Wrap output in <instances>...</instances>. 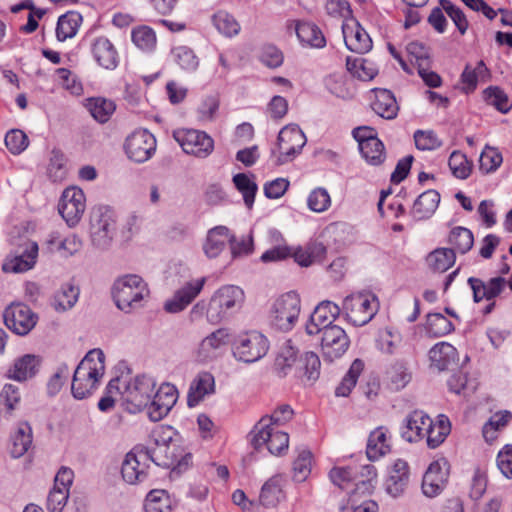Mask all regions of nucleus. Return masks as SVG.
I'll use <instances>...</instances> for the list:
<instances>
[{
  "mask_svg": "<svg viewBox=\"0 0 512 512\" xmlns=\"http://www.w3.org/2000/svg\"><path fill=\"white\" fill-rule=\"evenodd\" d=\"M178 399V392L174 385L169 383L162 384L157 391L153 392L150 405L148 406V416L154 421L163 419L173 408Z\"/></svg>",
  "mask_w": 512,
  "mask_h": 512,
  "instance_id": "nucleus-17",
  "label": "nucleus"
},
{
  "mask_svg": "<svg viewBox=\"0 0 512 512\" xmlns=\"http://www.w3.org/2000/svg\"><path fill=\"white\" fill-rule=\"evenodd\" d=\"M205 281L206 279L203 277L187 282L183 287L175 292L171 299L166 301L164 305L165 310L169 313H178L184 310L201 292Z\"/></svg>",
  "mask_w": 512,
  "mask_h": 512,
  "instance_id": "nucleus-23",
  "label": "nucleus"
},
{
  "mask_svg": "<svg viewBox=\"0 0 512 512\" xmlns=\"http://www.w3.org/2000/svg\"><path fill=\"white\" fill-rule=\"evenodd\" d=\"M512 419V413L508 410L494 413L484 424L482 433L487 442H492L497 438V432L508 425Z\"/></svg>",
  "mask_w": 512,
  "mask_h": 512,
  "instance_id": "nucleus-47",
  "label": "nucleus"
},
{
  "mask_svg": "<svg viewBox=\"0 0 512 512\" xmlns=\"http://www.w3.org/2000/svg\"><path fill=\"white\" fill-rule=\"evenodd\" d=\"M284 498L280 479L272 477L262 486L259 503L264 507H275Z\"/></svg>",
  "mask_w": 512,
  "mask_h": 512,
  "instance_id": "nucleus-45",
  "label": "nucleus"
},
{
  "mask_svg": "<svg viewBox=\"0 0 512 512\" xmlns=\"http://www.w3.org/2000/svg\"><path fill=\"white\" fill-rule=\"evenodd\" d=\"M448 165L452 174L459 179H466L471 173V165L466 156L461 152H452Z\"/></svg>",
  "mask_w": 512,
  "mask_h": 512,
  "instance_id": "nucleus-63",
  "label": "nucleus"
},
{
  "mask_svg": "<svg viewBox=\"0 0 512 512\" xmlns=\"http://www.w3.org/2000/svg\"><path fill=\"white\" fill-rule=\"evenodd\" d=\"M113 299L116 306L125 313H130L142 305L148 296L146 283L138 275H125L118 278L113 285Z\"/></svg>",
  "mask_w": 512,
  "mask_h": 512,
  "instance_id": "nucleus-2",
  "label": "nucleus"
},
{
  "mask_svg": "<svg viewBox=\"0 0 512 512\" xmlns=\"http://www.w3.org/2000/svg\"><path fill=\"white\" fill-rule=\"evenodd\" d=\"M325 85L327 89L335 96L342 99L352 98L354 90L345 76L334 74L326 78Z\"/></svg>",
  "mask_w": 512,
  "mask_h": 512,
  "instance_id": "nucleus-56",
  "label": "nucleus"
},
{
  "mask_svg": "<svg viewBox=\"0 0 512 512\" xmlns=\"http://www.w3.org/2000/svg\"><path fill=\"white\" fill-rule=\"evenodd\" d=\"M233 183L237 190L242 194L245 205L251 209L255 195L258 190L257 184L246 174L239 173L233 177Z\"/></svg>",
  "mask_w": 512,
  "mask_h": 512,
  "instance_id": "nucleus-55",
  "label": "nucleus"
},
{
  "mask_svg": "<svg viewBox=\"0 0 512 512\" xmlns=\"http://www.w3.org/2000/svg\"><path fill=\"white\" fill-rule=\"evenodd\" d=\"M340 311L339 306L331 301L320 302L311 314L310 321L306 324L307 334L316 335L330 326H336L333 322L340 315Z\"/></svg>",
  "mask_w": 512,
  "mask_h": 512,
  "instance_id": "nucleus-18",
  "label": "nucleus"
},
{
  "mask_svg": "<svg viewBox=\"0 0 512 512\" xmlns=\"http://www.w3.org/2000/svg\"><path fill=\"white\" fill-rule=\"evenodd\" d=\"M429 359L433 366L442 371L456 362L457 350L448 342H439L430 349Z\"/></svg>",
  "mask_w": 512,
  "mask_h": 512,
  "instance_id": "nucleus-34",
  "label": "nucleus"
},
{
  "mask_svg": "<svg viewBox=\"0 0 512 512\" xmlns=\"http://www.w3.org/2000/svg\"><path fill=\"white\" fill-rule=\"evenodd\" d=\"M346 66L354 77L362 81L372 80L378 73L375 64L363 57H347Z\"/></svg>",
  "mask_w": 512,
  "mask_h": 512,
  "instance_id": "nucleus-41",
  "label": "nucleus"
},
{
  "mask_svg": "<svg viewBox=\"0 0 512 512\" xmlns=\"http://www.w3.org/2000/svg\"><path fill=\"white\" fill-rule=\"evenodd\" d=\"M446 466L445 461H434L429 465L422 480V492L425 496L433 498L443 491L449 475Z\"/></svg>",
  "mask_w": 512,
  "mask_h": 512,
  "instance_id": "nucleus-20",
  "label": "nucleus"
},
{
  "mask_svg": "<svg viewBox=\"0 0 512 512\" xmlns=\"http://www.w3.org/2000/svg\"><path fill=\"white\" fill-rule=\"evenodd\" d=\"M301 301L295 292H288L278 297L270 309V323L281 331L291 330L300 314Z\"/></svg>",
  "mask_w": 512,
  "mask_h": 512,
  "instance_id": "nucleus-4",
  "label": "nucleus"
},
{
  "mask_svg": "<svg viewBox=\"0 0 512 512\" xmlns=\"http://www.w3.org/2000/svg\"><path fill=\"white\" fill-rule=\"evenodd\" d=\"M79 293L80 291L77 286L65 283L54 294L51 305L56 312H66L75 306Z\"/></svg>",
  "mask_w": 512,
  "mask_h": 512,
  "instance_id": "nucleus-37",
  "label": "nucleus"
},
{
  "mask_svg": "<svg viewBox=\"0 0 512 512\" xmlns=\"http://www.w3.org/2000/svg\"><path fill=\"white\" fill-rule=\"evenodd\" d=\"M86 107L92 117L100 123L107 122L116 109V105L112 100L102 97L88 99Z\"/></svg>",
  "mask_w": 512,
  "mask_h": 512,
  "instance_id": "nucleus-46",
  "label": "nucleus"
},
{
  "mask_svg": "<svg viewBox=\"0 0 512 512\" xmlns=\"http://www.w3.org/2000/svg\"><path fill=\"white\" fill-rule=\"evenodd\" d=\"M456 261V255L453 249L436 248L430 252L426 258L428 267L435 271L443 273L451 268Z\"/></svg>",
  "mask_w": 512,
  "mask_h": 512,
  "instance_id": "nucleus-40",
  "label": "nucleus"
},
{
  "mask_svg": "<svg viewBox=\"0 0 512 512\" xmlns=\"http://www.w3.org/2000/svg\"><path fill=\"white\" fill-rule=\"evenodd\" d=\"M448 243L455 253L466 254L473 247V233L465 227H454L449 233Z\"/></svg>",
  "mask_w": 512,
  "mask_h": 512,
  "instance_id": "nucleus-43",
  "label": "nucleus"
},
{
  "mask_svg": "<svg viewBox=\"0 0 512 512\" xmlns=\"http://www.w3.org/2000/svg\"><path fill=\"white\" fill-rule=\"evenodd\" d=\"M362 157L370 165L378 166L386 158L383 143L378 138H370L361 143L359 147Z\"/></svg>",
  "mask_w": 512,
  "mask_h": 512,
  "instance_id": "nucleus-44",
  "label": "nucleus"
},
{
  "mask_svg": "<svg viewBox=\"0 0 512 512\" xmlns=\"http://www.w3.org/2000/svg\"><path fill=\"white\" fill-rule=\"evenodd\" d=\"M408 480L409 468L407 462L401 459L396 460L385 483L387 493L394 498L399 497L404 493Z\"/></svg>",
  "mask_w": 512,
  "mask_h": 512,
  "instance_id": "nucleus-28",
  "label": "nucleus"
},
{
  "mask_svg": "<svg viewBox=\"0 0 512 512\" xmlns=\"http://www.w3.org/2000/svg\"><path fill=\"white\" fill-rule=\"evenodd\" d=\"M115 219L107 207L94 208L90 215V235L94 246L107 248L114 236Z\"/></svg>",
  "mask_w": 512,
  "mask_h": 512,
  "instance_id": "nucleus-9",
  "label": "nucleus"
},
{
  "mask_svg": "<svg viewBox=\"0 0 512 512\" xmlns=\"http://www.w3.org/2000/svg\"><path fill=\"white\" fill-rule=\"evenodd\" d=\"M174 139L187 154L205 158L214 148L213 139L205 132L194 129H179L173 133Z\"/></svg>",
  "mask_w": 512,
  "mask_h": 512,
  "instance_id": "nucleus-11",
  "label": "nucleus"
},
{
  "mask_svg": "<svg viewBox=\"0 0 512 512\" xmlns=\"http://www.w3.org/2000/svg\"><path fill=\"white\" fill-rule=\"evenodd\" d=\"M326 247L319 242H312L304 247H298L291 250L290 256H293L296 263L300 266L308 267L314 263L324 260Z\"/></svg>",
  "mask_w": 512,
  "mask_h": 512,
  "instance_id": "nucleus-32",
  "label": "nucleus"
},
{
  "mask_svg": "<svg viewBox=\"0 0 512 512\" xmlns=\"http://www.w3.org/2000/svg\"><path fill=\"white\" fill-rule=\"evenodd\" d=\"M267 338L256 331L240 335L234 345V355L239 360L252 363L264 357L268 351Z\"/></svg>",
  "mask_w": 512,
  "mask_h": 512,
  "instance_id": "nucleus-10",
  "label": "nucleus"
},
{
  "mask_svg": "<svg viewBox=\"0 0 512 512\" xmlns=\"http://www.w3.org/2000/svg\"><path fill=\"white\" fill-rule=\"evenodd\" d=\"M426 332L431 337H442L454 330L452 322L440 313H430L427 315Z\"/></svg>",
  "mask_w": 512,
  "mask_h": 512,
  "instance_id": "nucleus-51",
  "label": "nucleus"
},
{
  "mask_svg": "<svg viewBox=\"0 0 512 512\" xmlns=\"http://www.w3.org/2000/svg\"><path fill=\"white\" fill-rule=\"evenodd\" d=\"M231 334L227 328H219L205 337L195 351V358L198 362L205 363L215 359L220 350L228 345Z\"/></svg>",
  "mask_w": 512,
  "mask_h": 512,
  "instance_id": "nucleus-19",
  "label": "nucleus"
},
{
  "mask_svg": "<svg viewBox=\"0 0 512 512\" xmlns=\"http://www.w3.org/2000/svg\"><path fill=\"white\" fill-rule=\"evenodd\" d=\"M249 436L250 443L256 450L265 446L273 455H282L289 446V435L276 428L264 427L261 430L260 427L255 425Z\"/></svg>",
  "mask_w": 512,
  "mask_h": 512,
  "instance_id": "nucleus-13",
  "label": "nucleus"
},
{
  "mask_svg": "<svg viewBox=\"0 0 512 512\" xmlns=\"http://www.w3.org/2000/svg\"><path fill=\"white\" fill-rule=\"evenodd\" d=\"M364 369V363L360 359H355L346 375L343 377L340 385L336 388V395L346 397L350 394L352 388L356 385L358 377Z\"/></svg>",
  "mask_w": 512,
  "mask_h": 512,
  "instance_id": "nucleus-53",
  "label": "nucleus"
},
{
  "mask_svg": "<svg viewBox=\"0 0 512 512\" xmlns=\"http://www.w3.org/2000/svg\"><path fill=\"white\" fill-rule=\"evenodd\" d=\"M342 33L346 47L352 52L364 54L371 50L372 40L357 21L344 22Z\"/></svg>",
  "mask_w": 512,
  "mask_h": 512,
  "instance_id": "nucleus-22",
  "label": "nucleus"
},
{
  "mask_svg": "<svg viewBox=\"0 0 512 512\" xmlns=\"http://www.w3.org/2000/svg\"><path fill=\"white\" fill-rule=\"evenodd\" d=\"M124 149L130 160L144 163L155 153L156 139L146 129L135 130L126 138Z\"/></svg>",
  "mask_w": 512,
  "mask_h": 512,
  "instance_id": "nucleus-12",
  "label": "nucleus"
},
{
  "mask_svg": "<svg viewBox=\"0 0 512 512\" xmlns=\"http://www.w3.org/2000/svg\"><path fill=\"white\" fill-rule=\"evenodd\" d=\"M450 431V422L444 415L439 416L438 421L435 423L431 420L430 428L425 435L427 438V445L432 449L438 447L444 442Z\"/></svg>",
  "mask_w": 512,
  "mask_h": 512,
  "instance_id": "nucleus-48",
  "label": "nucleus"
},
{
  "mask_svg": "<svg viewBox=\"0 0 512 512\" xmlns=\"http://www.w3.org/2000/svg\"><path fill=\"white\" fill-rule=\"evenodd\" d=\"M86 209L84 192L78 187L66 188L60 198L58 211L70 227L76 226Z\"/></svg>",
  "mask_w": 512,
  "mask_h": 512,
  "instance_id": "nucleus-14",
  "label": "nucleus"
},
{
  "mask_svg": "<svg viewBox=\"0 0 512 512\" xmlns=\"http://www.w3.org/2000/svg\"><path fill=\"white\" fill-rule=\"evenodd\" d=\"M156 382L148 375H139L130 380L122 392L126 409L130 413H137L150 405Z\"/></svg>",
  "mask_w": 512,
  "mask_h": 512,
  "instance_id": "nucleus-5",
  "label": "nucleus"
},
{
  "mask_svg": "<svg viewBox=\"0 0 512 512\" xmlns=\"http://www.w3.org/2000/svg\"><path fill=\"white\" fill-rule=\"evenodd\" d=\"M82 22V16L78 12H67L59 17L56 27V36L59 41H65L76 35Z\"/></svg>",
  "mask_w": 512,
  "mask_h": 512,
  "instance_id": "nucleus-42",
  "label": "nucleus"
},
{
  "mask_svg": "<svg viewBox=\"0 0 512 512\" xmlns=\"http://www.w3.org/2000/svg\"><path fill=\"white\" fill-rule=\"evenodd\" d=\"M32 428L27 422L18 424L16 430L11 435V455L14 458L23 456L32 445Z\"/></svg>",
  "mask_w": 512,
  "mask_h": 512,
  "instance_id": "nucleus-39",
  "label": "nucleus"
},
{
  "mask_svg": "<svg viewBox=\"0 0 512 512\" xmlns=\"http://www.w3.org/2000/svg\"><path fill=\"white\" fill-rule=\"evenodd\" d=\"M67 161L59 150H53L48 165V175L54 182H60L67 176Z\"/></svg>",
  "mask_w": 512,
  "mask_h": 512,
  "instance_id": "nucleus-58",
  "label": "nucleus"
},
{
  "mask_svg": "<svg viewBox=\"0 0 512 512\" xmlns=\"http://www.w3.org/2000/svg\"><path fill=\"white\" fill-rule=\"evenodd\" d=\"M306 144V136L297 125H287L278 134L277 148L272 154H277L276 165L292 161Z\"/></svg>",
  "mask_w": 512,
  "mask_h": 512,
  "instance_id": "nucleus-8",
  "label": "nucleus"
},
{
  "mask_svg": "<svg viewBox=\"0 0 512 512\" xmlns=\"http://www.w3.org/2000/svg\"><path fill=\"white\" fill-rule=\"evenodd\" d=\"M4 323L17 335H27L36 325L38 317L23 303H12L3 313Z\"/></svg>",
  "mask_w": 512,
  "mask_h": 512,
  "instance_id": "nucleus-15",
  "label": "nucleus"
},
{
  "mask_svg": "<svg viewBox=\"0 0 512 512\" xmlns=\"http://www.w3.org/2000/svg\"><path fill=\"white\" fill-rule=\"evenodd\" d=\"M312 453L307 449L298 451L297 458L293 463V478L297 482L306 480L311 472Z\"/></svg>",
  "mask_w": 512,
  "mask_h": 512,
  "instance_id": "nucleus-59",
  "label": "nucleus"
},
{
  "mask_svg": "<svg viewBox=\"0 0 512 512\" xmlns=\"http://www.w3.org/2000/svg\"><path fill=\"white\" fill-rule=\"evenodd\" d=\"M390 451V443L387 437V429L377 427L369 435L366 453L370 460H377Z\"/></svg>",
  "mask_w": 512,
  "mask_h": 512,
  "instance_id": "nucleus-36",
  "label": "nucleus"
},
{
  "mask_svg": "<svg viewBox=\"0 0 512 512\" xmlns=\"http://www.w3.org/2000/svg\"><path fill=\"white\" fill-rule=\"evenodd\" d=\"M297 360V350L287 341L279 350L275 359V368L281 376H286Z\"/></svg>",
  "mask_w": 512,
  "mask_h": 512,
  "instance_id": "nucleus-52",
  "label": "nucleus"
},
{
  "mask_svg": "<svg viewBox=\"0 0 512 512\" xmlns=\"http://www.w3.org/2000/svg\"><path fill=\"white\" fill-rule=\"evenodd\" d=\"M231 241V233L225 226H217L210 229L203 244V250L208 258H216Z\"/></svg>",
  "mask_w": 512,
  "mask_h": 512,
  "instance_id": "nucleus-29",
  "label": "nucleus"
},
{
  "mask_svg": "<svg viewBox=\"0 0 512 512\" xmlns=\"http://www.w3.org/2000/svg\"><path fill=\"white\" fill-rule=\"evenodd\" d=\"M133 43L143 51H152L156 46L155 32L148 26H139L132 30Z\"/></svg>",
  "mask_w": 512,
  "mask_h": 512,
  "instance_id": "nucleus-57",
  "label": "nucleus"
},
{
  "mask_svg": "<svg viewBox=\"0 0 512 512\" xmlns=\"http://www.w3.org/2000/svg\"><path fill=\"white\" fill-rule=\"evenodd\" d=\"M243 301L244 293L238 286L226 285L221 287L209 302L207 308L208 321L213 324L219 323L229 311L239 308Z\"/></svg>",
  "mask_w": 512,
  "mask_h": 512,
  "instance_id": "nucleus-6",
  "label": "nucleus"
},
{
  "mask_svg": "<svg viewBox=\"0 0 512 512\" xmlns=\"http://www.w3.org/2000/svg\"><path fill=\"white\" fill-rule=\"evenodd\" d=\"M502 161V155L496 148L486 146L480 155V169L486 173L495 171Z\"/></svg>",
  "mask_w": 512,
  "mask_h": 512,
  "instance_id": "nucleus-64",
  "label": "nucleus"
},
{
  "mask_svg": "<svg viewBox=\"0 0 512 512\" xmlns=\"http://www.w3.org/2000/svg\"><path fill=\"white\" fill-rule=\"evenodd\" d=\"M321 352L325 360L334 361L342 357L350 346L346 331L339 325L330 326L319 333Z\"/></svg>",
  "mask_w": 512,
  "mask_h": 512,
  "instance_id": "nucleus-16",
  "label": "nucleus"
},
{
  "mask_svg": "<svg viewBox=\"0 0 512 512\" xmlns=\"http://www.w3.org/2000/svg\"><path fill=\"white\" fill-rule=\"evenodd\" d=\"M431 425V418L421 410H415L407 415L401 427V437L410 443L422 440Z\"/></svg>",
  "mask_w": 512,
  "mask_h": 512,
  "instance_id": "nucleus-21",
  "label": "nucleus"
},
{
  "mask_svg": "<svg viewBox=\"0 0 512 512\" xmlns=\"http://www.w3.org/2000/svg\"><path fill=\"white\" fill-rule=\"evenodd\" d=\"M213 25L219 33L226 37L236 36L240 32V24L229 13L218 11L212 17Z\"/></svg>",
  "mask_w": 512,
  "mask_h": 512,
  "instance_id": "nucleus-54",
  "label": "nucleus"
},
{
  "mask_svg": "<svg viewBox=\"0 0 512 512\" xmlns=\"http://www.w3.org/2000/svg\"><path fill=\"white\" fill-rule=\"evenodd\" d=\"M307 205L313 212L322 213L331 206V197L326 189L319 187L309 194Z\"/></svg>",
  "mask_w": 512,
  "mask_h": 512,
  "instance_id": "nucleus-62",
  "label": "nucleus"
},
{
  "mask_svg": "<svg viewBox=\"0 0 512 512\" xmlns=\"http://www.w3.org/2000/svg\"><path fill=\"white\" fill-rule=\"evenodd\" d=\"M38 256V245L29 242L19 255L7 257L2 265L5 273H23L32 269Z\"/></svg>",
  "mask_w": 512,
  "mask_h": 512,
  "instance_id": "nucleus-27",
  "label": "nucleus"
},
{
  "mask_svg": "<svg viewBox=\"0 0 512 512\" xmlns=\"http://www.w3.org/2000/svg\"><path fill=\"white\" fill-rule=\"evenodd\" d=\"M294 415V411L288 404H282L277 407L271 415L263 416L255 425L260 427L261 430L264 427L276 428L289 422Z\"/></svg>",
  "mask_w": 512,
  "mask_h": 512,
  "instance_id": "nucleus-49",
  "label": "nucleus"
},
{
  "mask_svg": "<svg viewBox=\"0 0 512 512\" xmlns=\"http://www.w3.org/2000/svg\"><path fill=\"white\" fill-rule=\"evenodd\" d=\"M174 435V430L170 426H159L151 433V439L154 446L142 448V456L152 461L157 466L169 468L175 459L171 453L170 443Z\"/></svg>",
  "mask_w": 512,
  "mask_h": 512,
  "instance_id": "nucleus-7",
  "label": "nucleus"
},
{
  "mask_svg": "<svg viewBox=\"0 0 512 512\" xmlns=\"http://www.w3.org/2000/svg\"><path fill=\"white\" fill-rule=\"evenodd\" d=\"M92 52L98 64L105 69H114L117 66V52L107 38L96 39Z\"/></svg>",
  "mask_w": 512,
  "mask_h": 512,
  "instance_id": "nucleus-38",
  "label": "nucleus"
},
{
  "mask_svg": "<svg viewBox=\"0 0 512 512\" xmlns=\"http://www.w3.org/2000/svg\"><path fill=\"white\" fill-rule=\"evenodd\" d=\"M42 364V358L34 354H25L17 358L7 371V377L23 382L36 376Z\"/></svg>",
  "mask_w": 512,
  "mask_h": 512,
  "instance_id": "nucleus-26",
  "label": "nucleus"
},
{
  "mask_svg": "<svg viewBox=\"0 0 512 512\" xmlns=\"http://www.w3.org/2000/svg\"><path fill=\"white\" fill-rule=\"evenodd\" d=\"M375 98L371 104L373 111L384 119H394L399 111V106L393 93L387 89H375Z\"/></svg>",
  "mask_w": 512,
  "mask_h": 512,
  "instance_id": "nucleus-30",
  "label": "nucleus"
},
{
  "mask_svg": "<svg viewBox=\"0 0 512 512\" xmlns=\"http://www.w3.org/2000/svg\"><path fill=\"white\" fill-rule=\"evenodd\" d=\"M468 284L473 291L474 301L478 303L483 299L492 300L500 296L507 286V280L501 276L492 277L488 281L470 277Z\"/></svg>",
  "mask_w": 512,
  "mask_h": 512,
  "instance_id": "nucleus-24",
  "label": "nucleus"
},
{
  "mask_svg": "<svg viewBox=\"0 0 512 512\" xmlns=\"http://www.w3.org/2000/svg\"><path fill=\"white\" fill-rule=\"evenodd\" d=\"M147 459L142 456L141 449L136 453L131 451L126 454L122 462L121 474L123 480L128 484H136L144 481L147 477V468L145 461Z\"/></svg>",
  "mask_w": 512,
  "mask_h": 512,
  "instance_id": "nucleus-25",
  "label": "nucleus"
},
{
  "mask_svg": "<svg viewBox=\"0 0 512 512\" xmlns=\"http://www.w3.org/2000/svg\"><path fill=\"white\" fill-rule=\"evenodd\" d=\"M105 372V355L100 349L90 350L74 371L71 392L75 399L82 400L98 388Z\"/></svg>",
  "mask_w": 512,
  "mask_h": 512,
  "instance_id": "nucleus-1",
  "label": "nucleus"
},
{
  "mask_svg": "<svg viewBox=\"0 0 512 512\" xmlns=\"http://www.w3.org/2000/svg\"><path fill=\"white\" fill-rule=\"evenodd\" d=\"M295 31L298 39L313 48H323L326 45V39L320 28L305 21H295Z\"/></svg>",
  "mask_w": 512,
  "mask_h": 512,
  "instance_id": "nucleus-35",
  "label": "nucleus"
},
{
  "mask_svg": "<svg viewBox=\"0 0 512 512\" xmlns=\"http://www.w3.org/2000/svg\"><path fill=\"white\" fill-rule=\"evenodd\" d=\"M487 76H489V70L484 61L480 60L475 68L467 64L461 74V82L464 84L463 90L466 93L474 91L478 80L484 79Z\"/></svg>",
  "mask_w": 512,
  "mask_h": 512,
  "instance_id": "nucleus-50",
  "label": "nucleus"
},
{
  "mask_svg": "<svg viewBox=\"0 0 512 512\" xmlns=\"http://www.w3.org/2000/svg\"><path fill=\"white\" fill-rule=\"evenodd\" d=\"M215 388L214 377L208 372L200 373L191 383L188 393V405H197L206 395L213 393Z\"/></svg>",
  "mask_w": 512,
  "mask_h": 512,
  "instance_id": "nucleus-33",
  "label": "nucleus"
},
{
  "mask_svg": "<svg viewBox=\"0 0 512 512\" xmlns=\"http://www.w3.org/2000/svg\"><path fill=\"white\" fill-rule=\"evenodd\" d=\"M378 308V299L372 293H354L347 296L343 302L346 319L354 326L366 325L376 315Z\"/></svg>",
  "mask_w": 512,
  "mask_h": 512,
  "instance_id": "nucleus-3",
  "label": "nucleus"
},
{
  "mask_svg": "<svg viewBox=\"0 0 512 512\" xmlns=\"http://www.w3.org/2000/svg\"><path fill=\"white\" fill-rule=\"evenodd\" d=\"M439 202L440 194L436 190H427L415 200L411 213L416 220L427 219L434 214Z\"/></svg>",
  "mask_w": 512,
  "mask_h": 512,
  "instance_id": "nucleus-31",
  "label": "nucleus"
},
{
  "mask_svg": "<svg viewBox=\"0 0 512 512\" xmlns=\"http://www.w3.org/2000/svg\"><path fill=\"white\" fill-rule=\"evenodd\" d=\"M174 61L184 70L195 71L199 61L194 51L187 46H178L172 50Z\"/></svg>",
  "mask_w": 512,
  "mask_h": 512,
  "instance_id": "nucleus-61",
  "label": "nucleus"
},
{
  "mask_svg": "<svg viewBox=\"0 0 512 512\" xmlns=\"http://www.w3.org/2000/svg\"><path fill=\"white\" fill-rule=\"evenodd\" d=\"M145 512H170V501L165 490H152L145 500Z\"/></svg>",
  "mask_w": 512,
  "mask_h": 512,
  "instance_id": "nucleus-60",
  "label": "nucleus"
}]
</instances>
